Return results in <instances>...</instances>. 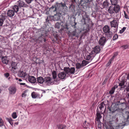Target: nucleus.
Wrapping results in <instances>:
<instances>
[{
    "mask_svg": "<svg viewBox=\"0 0 129 129\" xmlns=\"http://www.w3.org/2000/svg\"><path fill=\"white\" fill-rule=\"evenodd\" d=\"M68 9L66 4L62 2L60 3H56L55 5L52 6L50 8V10L53 12L56 11V14H58L61 15H64L67 13Z\"/></svg>",
    "mask_w": 129,
    "mask_h": 129,
    "instance_id": "f257e3e1",
    "label": "nucleus"
},
{
    "mask_svg": "<svg viewBox=\"0 0 129 129\" xmlns=\"http://www.w3.org/2000/svg\"><path fill=\"white\" fill-rule=\"evenodd\" d=\"M120 10V7L119 5L116 6H111L108 9L109 12L111 14L118 12Z\"/></svg>",
    "mask_w": 129,
    "mask_h": 129,
    "instance_id": "f03ea898",
    "label": "nucleus"
},
{
    "mask_svg": "<svg viewBox=\"0 0 129 129\" xmlns=\"http://www.w3.org/2000/svg\"><path fill=\"white\" fill-rule=\"evenodd\" d=\"M73 2H75L76 0H72ZM93 0H80L81 4L83 6L88 7H90L92 4Z\"/></svg>",
    "mask_w": 129,
    "mask_h": 129,
    "instance_id": "7ed1b4c3",
    "label": "nucleus"
},
{
    "mask_svg": "<svg viewBox=\"0 0 129 129\" xmlns=\"http://www.w3.org/2000/svg\"><path fill=\"white\" fill-rule=\"evenodd\" d=\"M56 81L49 77H47L44 78V83L48 85L53 84L54 81Z\"/></svg>",
    "mask_w": 129,
    "mask_h": 129,
    "instance_id": "20e7f679",
    "label": "nucleus"
},
{
    "mask_svg": "<svg viewBox=\"0 0 129 129\" xmlns=\"http://www.w3.org/2000/svg\"><path fill=\"white\" fill-rule=\"evenodd\" d=\"M77 24V23L75 21L74 22V24H72V26L74 28H75V30L70 33V34L69 35V37H73L75 36L76 37H78V35L76 34V29H77V27L76 26Z\"/></svg>",
    "mask_w": 129,
    "mask_h": 129,
    "instance_id": "39448f33",
    "label": "nucleus"
},
{
    "mask_svg": "<svg viewBox=\"0 0 129 129\" xmlns=\"http://www.w3.org/2000/svg\"><path fill=\"white\" fill-rule=\"evenodd\" d=\"M64 70L66 74L70 75L71 74L74 73L75 69L74 68H69L64 67Z\"/></svg>",
    "mask_w": 129,
    "mask_h": 129,
    "instance_id": "423d86ee",
    "label": "nucleus"
},
{
    "mask_svg": "<svg viewBox=\"0 0 129 129\" xmlns=\"http://www.w3.org/2000/svg\"><path fill=\"white\" fill-rule=\"evenodd\" d=\"M103 31L105 33H108L109 35L108 37L111 38L112 37V33L110 31L109 27L107 25H105L103 28Z\"/></svg>",
    "mask_w": 129,
    "mask_h": 129,
    "instance_id": "0eeeda50",
    "label": "nucleus"
},
{
    "mask_svg": "<svg viewBox=\"0 0 129 129\" xmlns=\"http://www.w3.org/2000/svg\"><path fill=\"white\" fill-rule=\"evenodd\" d=\"M47 36V35L46 33L42 34L41 36L38 38V40L40 42H42L43 41L45 42Z\"/></svg>",
    "mask_w": 129,
    "mask_h": 129,
    "instance_id": "6e6552de",
    "label": "nucleus"
},
{
    "mask_svg": "<svg viewBox=\"0 0 129 129\" xmlns=\"http://www.w3.org/2000/svg\"><path fill=\"white\" fill-rule=\"evenodd\" d=\"M27 77H28V80L29 82L33 83H34L36 82V80L34 76L28 75H27Z\"/></svg>",
    "mask_w": 129,
    "mask_h": 129,
    "instance_id": "1a4fd4ad",
    "label": "nucleus"
},
{
    "mask_svg": "<svg viewBox=\"0 0 129 129\" xmlns=\"http://www.w3.org/2000/svg\"><path fill=\"white\" fill-rule=\"evenodd\" d=\"M122 116L126 121H129V110L123 113Z\"/></svg>",
    "mask_w": 129,
    "mask_h": 129,
    "instance_id": "9d476101",
    "label": "nucleus"
},
{
    "mask_svg": "<svg viewBox=\"0 0 129 129\" xmlns=\"http://www.w3.org/2000/svg\"><path fill=\"white\" fill-rule=\"evenodd\" d=\"M106 38L104 37H101L99 41V44L101 46H103L106 41Z\"/></svg>",
    "mask_w": 129,
    "mask_h": 129,
    "instance_id": "9b49d317",
    "label": "nucleus"
},
{
    "mask_svg": "<svg viewBox=\"0 0 129 129\" xmlns=\"http://www.w3.org/2000/svg\"><path fill=\"white\" fill-rule=\"evenodd\" d=\"M18 6L20 7H28V5L25 4L23 1L19 0L18 2Z\"/></svg>",
    "mask_w": 129,
    "mask_h": 129,
    "instance_id": "f8f14e48",
    "label": "nucleus"
},
{
    "mask_svg": "<svg viewBox=\"0 0 129 129\" xmlns=\"http://www.w3.org/2000/svg\"><path fill=\"white\" fill-rule=\"evenodd\" d=\"M7 16L6 14L2 13L1 15L0 16V26H2L4 22V20H5Z\"/></svg>",
    "mask_w": 129,
    "mask_h": 129,
    "instance_id": "ddd939ff",
    "label": "nucleus"
},
{
    "mask_svg": "<svg viewBox=\"0 0 129 129\" xmlns=\"http://www.w3.org/2000/svg\"><path fill=\"white\" fill-rule=\"evenodd\" d=\"M9 93L11 94H13L16 92V89L14 86H11L9 89Z\"/></svg>",
    "mask_w": 129,
    "mask_h": 129,
    "instance_id": "4468645a",
    "label": "nucleus"
},
{
    "mask_svg": "<svg viewBox=\"0 0 129 129\" xmlns=\"http://www.w3.org/2000/svg\"><path fill=\"white\" fill-rule=\"evenodd\" d=\"M61 22L60 30H63L64 29H68L67 23L65 22Z\"/></svg>",
    "mask_w": 129,
    "mask_h": 129,
    "instance_id": "2eb2a0df",
    "label": "nucleus"
},
{
    "mask_svg": "<svg viewBox=\"0 0 129 129\" xmlns=\"http://www.w3.org/2000/svg\"><path fill=\"white\" fill-rule=\"evenodd\" d=\"M111 26L112 27H116L118 26L117 20L114 19L112 21L110 22Z\"/></svg>",
    "mask_w": 129,
    "mask_h": 129,
    "instance_id": "dca6fc26",
    "label": "nucleus"
},
{
    "mask_svg": "<svg viewBox=\"0 0 129 129\" xmlns=\"http://www.w3.org/2000/svg\"><path fill=\"white\" fill-rule=\"evenodd\" d=\"M66 75V74L64 72L59 73L58 75V76L60 78L64 79L65 78Z\"/></svg>",
    "mask_w": 129,
    "mask_h": 129,
    "instance_id": "f3484780",
    "label": "nucleus"
},
{
    "mask_svg": "<svg viewBox=\"0 0 129 129\" xmlns=\"http://www.w3.org/2000/svg\"><path fill=\"white\" fill-rule=\"evenodd\" d=\"M8 16L10 17H13L15 14V12L13 10H9L7 13Z\"/></svg>",
    "mask_w": 129,
    "mask_h": 129,
    "instance_id": "a211bd4d",
    "label": "nucleus"
},
{
    "mask_svg": "<svg viewBox=\"0 0 129 129\" xmlns=\"http://www.w3.org/2000/svg\"><path fill=\"white\" fill-rule=\"evenodd\" d=\"M100 48L99 46H97L94 48L93 51L96 54L99 53L100 51Z\"/></svg>",
    "mask_w": 129,
    "mask_h": 129,
    "instance_id": "6ab92c4d",
    "label": "nucleus"
},
{
    "mask_svg": "<svg viewBox=\"0 0 129 129\" xmlns=\"http://www.w3.org/2000/svg\"><path fill=\"white\" fill-rule=\"evenodd\" d=\"M37 81L40 84H42L43 82H44V79L43 77L40 76L37 78Z\"/></svg>",
    "mask_w": 129,
    "mask_h": 129,
    "instance_id": "aec40b11",
    "label": "nucleus"
},
{
    "mask_svg": "<svg viewBox=\"0 0 129 129\" xmlns=\"http://www.w3.org/2000/svg\"><path fill=\"white\" fill-rule=\"evenodd\" d=\"M18 75L19 77H24L26 76L27 77V75L26 73H25L23 71L19 72L18 73Z\"/></svg>",
    "mask_w": 129,
    "mask_h": 129,
    "instance_id": "412c9836",
    "label": "nucleus"
},
{
    "mask_svg": "<svg viewBox=\"0 0 129 129\" xmlns=\"http://www.w3.org/2000/svg\"><path fill=\"white\" fill-rule=\"evenodd\" d=\"M2 60L3 63L6 64H7L9 61V60L7 59V57H2Z\"/></svg>",
    "mask_w": 129,
    "mask_h": 129,
    "instance_id": "4be33fe9",
    "label": "nucleus"
},
{
    "mask_svg": "<svg viewBox=\"0 0 129 129\" xmlns=\"http://www.w3.org/2000/svg\"><path fill=\"white\" fill-rule=\"evenodd\" d=\"M105 107V109L106 108V106H105V105L102 102L101 104H100L99 105L98 107V108H99L101 111L104 110Z\"/></svg>",
    "mask_w": 129,
    "mask_h": 129,
    "instance_id": "5701e85b",
    "label": "nucleus"
},
{
    "mask_svg": "<svg viewBox=\"0 0 129 129\" xmlns=\"http://www.w3.org/2000/svg\"><path fill=\"white\" fill-rule=\"evenodd\" d=\"M69 8L70 12H74L75 6L73 4H71L70 5Z\"/></svg>",
    "mask_w": 129,
    "mask_h": 129,
    "instance_id": "b1692460",
    "label": "nucleus"
},
{
    "mask_svg": "<svg viewBox=\"0 0 129 129\" xmlns=\"http://www.w3.org/2000/svg\"><path fill=\"white\" fill-rule=\"evenodd\" d=\"M32 97L33 98L35 99L37 97H39V94L35 92H33L31 94Z\"/></svg>",
    "mask_w": 129,
    "mask_h": 129,
    "instance_id": "393cba45",
    "label": "nucleus"
},
{
    "mask_svg": "<svg viewBox=\"0 0 129 129\" xmlns=\"http://www.w3.org/2000/svg\"><path fill=\"white\" fill-rule=\"evenodd\" d=\"M11 67L12 69L15 70L17 68V63L16 62L12 61L11 63Z\"/></svg>",
    "mask_w": 129,
    "mask_h": 129,
    "instance_id": "a878e982",
    "label": "nucleus"
},
{
    "mask_svg": "<svg viewBox=\"0 0 129 129\" xmlns=\"http://www.w3.org/2000/svg\"><path fill=\"white\" fill-rule=\"evenodd\" d=\"M6 119L8 121L12 126H13V120L11 118H6Z\"/></svg>",
    "mask_w": 129,
    "mask_h": 129,
    "instance_id": "bb28decb",
    "label": "nucleus"
},
{
    "mask_svg": "<svg viewBox=\"0 0 129 129\" xmlns=\"http://www.w3.org/2000/svg\"><path fill=\"white\" fill-rule=\"evenodd\" d=\"M114 59V57H112L111 59H110L106 64V67H108L110 66L112 62L113 61Z\"/></svg>",
    "mask_w": 129,
    "mask_h": 129,
    "instance_id": "cd10ccee",
    "label": "nucleus"
},
{
    "mask_svg": "<svg viewBox=\"0 0 129 129\" xmlns=\"http://www.w3.org/2000/svg\"><path fill=\"white\" fill-rule=\"evenodd\" d=\"M13 9L15 12L16 13L18 11L19 7L17 5H15L13 7Z\"/></svg>",
    "mask_w": 129,
    "mask_h": 129,
    "instance_id": "c85d7f7f",
    "label": "nucleus"
},
{
    "mask_svg": "<svg viewBox=\"0 0 129 129\" xmlns=\"http://www.w3.org/2000/svg\"><path fill=\"white\" fill-rule=\"evenodd\" d=\"M52 74L53 79L55 80L57 77L56 71H53L52 72Z\"/></svg>",
    "mask_w": 129,
    "mask_h": 129,
    "instance_id": "c756f323",
    "label": "nucleus"
},
{
    "mask_svg": "<svg viewBox=\"0 0 129 129\" xmlns=\"http://www.w3.org/2000/svg\"><path fill=\"white\" fill-rule=\"evenodd\" d=\"M97 115V121H99L100 120L102 116L100 113L98 112L96 114Z\"/></svg>",
    "mask_w": 129,
    "mask_h": 129,
    "instance_id": "7c9ffc66",
    "label": "nucleus"
},
{
    "mask_svg": "<svg viewBox=\"0 0 129 129\" xmlns=\"http://www.w3.org/2000/svg\"><path fill=\"white\" fill-rule=\"evenodd\" d=\"M109 3L107 1H105L103 3V6L104 7L107 8L109 6Z\"/></svg>",
    "mask_w": 129,
    "mask_h": 129,
    "instance_id": "2f4dec72",
    "label": "nucleus"
},
{
    "mask_svg": "<svg viewBox=\"0 0 129 129\" xmlns=\"http://www.w3.org/2000/svg\"><path fill=\"white\" fill-rule=\"evenodd\" d=\"M112 5L116 6L117 3V0H110Z\"/></svg>",
    "mask_w": 129,
    "mask_h": 129,
    "instance_id": "473e14b6",
    "label": "nucleus"
},
{
    "mask_svg": "<svg viewBox=\"0 0 129 129\" xmlns=\"http://www.w3.org/2000/svg\"><path fill=\"white\" fill-rule=\"evenodd\" d=\"M61 24V22H57L55 24V27L58 29L60 28Z\"/></svg>",
    "mask_w": 129,
    "mask_h": 129,
    "instance_id": "72a5a7b5",
    "label": "nucleus"
},
{
    "mask_svg": "<svg viewBox=\"0 0 129 129\" xmlns=\"http://www.w3.org/2000/svg\"><path fill=\"white\" fill-rule=\"evenodd\" d=\"M89 61H86L85 60H83L81 64L82 67L86 66V64H88Z\"/></svg>",
    "mask_w": 129,
    "mask_h": 129,
    "instance_id": "f704fd0d",
    "label": "nucleus"
},
{
    "mask_svg": "<svg viewBox=\"0 0 129 129\" xmlns=\"http://www.w3.org/2000/svg\"><path fill=\"white\" fill-rule=\"evenodd\" d=\"M58 129H63L65 128V125L63 124L59 125L57 126Z\"/></svg>",
    "mask_w": 129,
    "mask_h": 129,
    "instance_id": "c9c22d12",
    "label": "nucleus"
},
{
    "mask_svg": "<svg viewBox=\"0 0 129 129\" xmlns=\"http://www.w3.org/2000/svg\"><path fill=\"white\" fill-rule=\"evenodd\" d=\"M90 126V124L88 123H87L86 121H85L84 123V127L86 128H87Z\"/></svg>",
    "mask_w": 129,
    "mask_h": 129,
    "instance_id": "e433bc0d",
    "label": "nucleus"
},
{
    "mask_svg": "<svg viewBox=\"0 0 129 129\" xmlns=\"http://www.w3.org/2000/svg\"><path fill=\"white\" fill-rule=\"evenodd\" d=\"M76 68L77 69H79L80 68L82 67V66L81 64L79 63H77L76 64Z\"/></svg>",
    "mask_w": 129,
    "mask_h": 129,
    "instance_id": "4c0bfd02",
    "label": "nucleus"
},
{
    "mask_svg": "<svg viewBox=\"0 0 129 129\" xmlns=\"http://www.w3.org/2000/svg\"><path fill=\"white\" fill-rule=\"evenodd\" d=\"M115 91L114 87H112L109 92V93L110 94H112Z\"/></svg>",
    "mask_w": 129,
    "mask_h": 129,
    "instance_id": "58836bf2",
    "label": "nucleus"
},
{
    "mask_svg": "<svg viewBox=\"0 0 129 129\" xmlns=\"http://www.w3.org/2000/svg\"><path fill=\"white\" fill-rule=\"evenodd\" d=\"M12 118L14 119H15L17 117L16 113L15 112H13L12 114Z\"/></svg>",
    "mask_w": 129,
    "mask_h": 129,
    "instance_id": "ea45409f",
    "label": "nucleus"
},
{
    "mask_svg": "<svg viewBox=\"0 0 129 129\" xmlns=\"http://www.w3.org/2000/svg\"><path fill=\"white\" fill-rule=\"evenodd\" d=\"M124 84V81H122L121 82L119 83V86L122 87H123Z\"/></svg>",
    "mask_w": 129,
    "mask_h": 129,
    "instance_id": "a19ab883",
    "label": "nucleus"
},
{
    "mask_svg": "<svg viewBox=\"0 0 129 129\" xmlns=\"http://www.w3.org/2000/svg\"><path fill=\"white\" fill-rule=\"evenodd\" d=\"M43 47L46 50L48 51L49 50L48 48V46H47L46 44H44L43 45Z\"/></svg>",
    "mask_w": 129,
    "mask_h": 129,
    "instance_id": "79ce46f5",
    "label": "nucleus"
},
{
    "mask_svg": "<svg viewBox=\"0 0 129 129\" xmlns=\"http://www.w3.org/2000/svg\"><path fill=\"white\" fill-rule=\"evenodd\" d=\"M126 27H124L121 30H120L119 33L120 34H122L124 32L125 30L126 29Z\"/></svg>",
    "mask_w": 129,
    "mask_h": 129,
    "instance_id": "37998d69",
    "label": "nucleus"
},
{
    "mask_svg": "<svg viewBox=\"0 0 129 129\" xmlns=\"http://www.w3.org/2000/svg\"><path fill=\"white\" fill-rule=\"evenodd\" d=\"M118 37V36L117 34H115L113 36V40H115L117 39Z\"/></svg>",
    "mask_w": 129,
    "mask_h": 129,
    "instance_id": "c03bdc74",
    "label": "nucleus"
},
{
    "mask_svg": "<svg viewBox=\"0 0 129 129\" xmlns=\"http://www.w3.org/2000/svg\"><path fill=\"white\" fill-rule=\"evenodd\" d=\"M4 125L3 120L1 118H0V127L3 126Z\"/></svg>",
    "mask_w": 129,
    "mask_h": 129,
    "instance_id": "a18cd8bd",
    "label": "nucleus"
},
{
    "mask_svg": "<svg viewBox=\"0 0 129 129\" xmlns=\"http://www.w3.org/2000/svg\"><path fill=\"white\" fill-rule=\"evenodd\" d=\"M26 91H25L23 93H22V97H25L27 96V94H26Z\"/></svg>",
    "mask_w": 129,
    "mask_h": 129,
    "instance_id": "49530a36",
    "label": "nucleus"
},
{
    "mask_svg": "<svg viewBox=\"0 0 129 129\" xmlns=\"http://www.w3.org/2000/svg\"><path fill=\"white\" fill-rule=\"evenodd\" d=\"M4 76L6 78H8L10 76V74L8 73H6L4 74Z\"/></svg>",
    "mask_w": 129,
    "mask_h": 129,
    "instance_id": "de8ad7c7",
    "label": "nucleus"
},
{
    "mask_svg": "<svg viewBox=\"0 0 129 129\" xmlns=\"http://www.w3.org/2000/svg\"><path fill=\"white\" fill-rule=\"evenodd\" d=\"M108 79V78H106L104 81L102 83V85H104L107 82V81Z\"/></svg>",
    "mask_w": 129,
    "mask_h": 129,
    "instance_id": "09e8293b",
    "label": "nucleus"
},
{
    "mask_svg": "<svg viewBox=\"0 0 129 129\" xmlns=\"http://www.w3.org/2000/svg\"><path fill=\"white\" fill-rule=\"evenodd\" d=\"M128 47V45H124L122 46V47L124 48V49H126Z\"/></svg>",
    "mask_w": 129,
    "mask_h": 129,
    "instance_id": "8fccbe9b",
    "label": "nucleus"
},
{
    "mask_svg": "<svg viewBox=\"0 0 129 129\" xmlns=\"http://www.w3.org/2000/svg\"><path fill=\"white\" fill-rule=\"evenodd\" d=\"M26 2L27 3V4H29L31 2L33 1V0H25Z\"/></svg>",
    "mask_w": 129,
    "mask_h": 129,
    "instance_id": "3c124183",
    "label": "nucleus"
},
{
    "mask_svg": "<svg viewBox=\"0 0 129 129\" xmlns=\"http://www.w3.org/2000/svg\"><path fill=\"white\" fill-rule=\"evenodd\" d=\"M84 58L85 59H86L88 60L89 61V62L90 61L89 60H90V59L91 58V57H84Z\"/></svg>",
    "mask_w": 129,
    "mask_h": 129,
    "instance_id": "603ef678",
    "label": "nucleus"
},
{
    "mask_svg": "<svg viewBox=\"0 0 129 129\" xmlns=\"http://www.w3.org/2000/svg\"><path fill=\"white\" fill-rule=\"evenodd\" d=\"M82 20L83 21V22L84 23V24H85V23H86V21H85L86 19L84 17V16H82Z\"/></svg>",
    "mask_w": 129,
    "mask_h": 129,
    "instance_id": "864d4df0",
    "label": "nucleus"
},
{
    "mask_svg": "<svg viewBox=\"0 0 129 129\" xmlns=\"http://www.w3.org/2000/svg\"><path fill=\"white\" fill-rule=\"evenodd\" d=\"M106 128H109L111 129H112L113 127H112V125L111 124L110 125H108V126H107V127H106Z\"/></svg>",
    "mask_w": 129,
    "mask_h": 129,
    "instance_id": "5fc2aeb1",
    "label": "nucleus"
},
{
    "mask_svg": "<svg viewBox=\"0 0 129 129\" xmlns=\"http://www.w3.org/2000/svg\"><path fill=\"white\" fill-rule=\"evenodd\" d=\"M19 84L21 85H23L25 87L27 86V85L25 83H20Z\"/></svg>",
    "mask_w": 129,
    "mask_h": 129,
    "instance_id": "6e6d98bb",
    "label": "nucleus"
},
{
    "mask_svg": "<svg viewBox=\"0 0 129 129\" xmlns=\"http://www.w3.org/2000/svg\"><path fill=\"white\" fill-rule=\"evenodd\" d=\"M124 17L126 19H128V15L127 14H126L125 11H124Z\"/></svg>",
    "mask_w": 129,
    "mask_h": 129,
    "instance_id": "4d7b16f0",
    "label": "nucleus"
},
{
    "mask_svg": "<svg viewBox=\"0 0 129 129\" xmlns=\"http://www.w3.org/2000/svg\"><path fill=\"white\" fill-rule=\"evenodd\" d=\"M118 52H116L114 53V55L113 56H116L118 55Z\"/></svg>",
    "mask_w": 129,
    "mask_h": 129,
    "instance_id": "13d9d810",
    "label": "nucleus"
},
{
    "mask_svg": "<svg viewBox=\"0 0 129 129\" xmlns=\"http://www.w3.org/2000/svg\"><path fill=\"white\" fill-rule=\"evenodd\" d=\"M118 87V85H115L113 87H114L115 89V88H117Z\"/></svg>",
    "mask_w": 129,
    "mask_h": 129,
    "instance_id": "bf43d9fd",
    "label": "nucleus"
},
{
    "mask_svg": "<svg viewBox=\"0 0 129 129\" xmlns=\"http://www.w3.org/2000/svg\"><path fill=\"white\" fill-rule=\"evenodd\" d=\"M57 35H56L55 36V38L56 39V40H57Z\"/></svg>",
    "mask_w": 129,
    "mask_h": 129,
    "instance_id": "052dcab7",
    "label": "nucleus"
},
{
    "mask_svg": "<svg viewBox=\"0 0 129 129\" xmlns=\"http://www.w3.org/2000/svg\"><path fill=\"white\" fill-rule=\"evenodd\" d=\"M85 17L86 18H88V16L86 14H85Z\"/></svg>",
    "mask_w": 129,
    "mask_h": 129,
    "instance_id": "680f3d73",
    "label": "nucleus"
},
{
    "mask_svg": "<svg viewBox=\"0 0 129 129\" xmlns=\"http://www.w3.org/2000/svg\"><path fill=\"white\" fill-rule=\"evenodd\" d=\"M18 122H15V123H14V124H16V125H18Z\"/></svg>",
    "mask_w": 129,
    "mask_h": 129,
    "instance_id": "e2e57ef3",
    "label": "nucleus"
},
{
    "mask_svg": "<svg viewBox=\"0 0 129 129\" xmlns=\"http://www.w3.org/2000/svg\"><path fill=\"white\" fill-rule=\"evenodd\" d=\"M127 79H129V73L127 75Z\"/></svg>",
    "mask_w": 129,
    "mask_h": 129,
    "instance_id": "0e129e2a",
    "label": "nucleus"
},
{
    "mask_svg": "<svg viewBox=\"0 0 129 129\" xmlns=\"http://www.w3.org/2000/svg\"><path fill=\"white\" fill-rule=\"evenodd\" d=\"M46 21H47V22H48V21H49V20H48V18H47V19H46Z\"/></svg>",
    "mask_w": 129,
    "mask_h": 129,
    "instance_id": "69168bd1",
    "label": "nucleus"
},
{
    "mask_svg": "<svg viewBox=\"0 0 129 129\" xmlns=\"http://www.w3.org/2000/svg\"><path fill=\"white\" fill-rule=\"evenodd\" d=\"M18 80L19 81H22V80L21 79H19V80Z\"/></svg>",
    "mask_w": 129,
    "mask_h": 129,
    "instance_id": "338daca9",
    "label": "nucleus"
},
{
    "mask_svg": "<svg viewBox=\"0 0 129 129\" xmlns=\"http://www.w3.org/2000/svg\"><path fill=\"white\" fill-rule=\"evenodd\" d=\"M2 52H0V55H2Z\"/></svg>",
    "mask_w": 129,
    "mask_h": 129,
    "instance_id": "774afa93",
    "label": "nucleus"
}]
</instances>
